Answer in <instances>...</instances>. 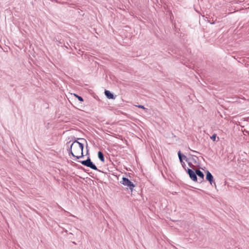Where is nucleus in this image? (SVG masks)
Returning a JSON list of instances; mask_svg holds the SVG:
<instances>
[{
	"instance_id": "f257e3e1",
	"label": "nucleus",
	"mask_w": 249,
	"mask_h": 249,
	"mask_svg": "<svg viewBox=\"0 0 249 249\" xmlns=\"http://www.w3.org/2000/svg\"><path fill=\"white\" fill-rule=\"evenodd\" d=\"M83 144L75 141L71 145V153L73 157L79 159L83 156Z\"/></svg>"
},
{
	"instance_id": "39448f33",
	"label": "nucleus",
	"mask_w": 249,
	"mask_h": 249,
	"mask_svg": "<svg viewBox=\"0 0 249 249\" xmlns=\"http://www.w3.org/2000/svg\"><path fill=\"white\" fill-rule=\"evenodd\" d=\"M206 178L207 180L209 181L211 185L212 184L213 182L214 184H215V182L213 180V176L211 174V173L208 171H207Z\"/></svg>"
},
{
	"instance_id": "0eeeda50",
	"label": "nucleus",
	"mask_w": 249,
	"mask_h": 249,
	"mask_svg": "<svg viewBox=\"0 0 249 249\" xmlns=\"http://www.w3.org/2000/svg\"><path fill=\"white\" fill-rule=\"evenodd\" d=\"M178 158H179V160H180V162L182 163V165L184 164H185L184 162H183L182 161V158L185 160V159H186V157L185 156H184V155L182 156V155L181 154L180 151H179L178 152Z\"/></svg>"
},
{
	"instance_id": "1a4fd4ad",
	"label": "nucleus",
	"mask_w": 249,
	"mask_h": 249,
	"mask_svg": "<svg viewBox=\"0 0 249 249\" xmlns=\"http://www.w3.org/2000/svg\"><path fill=\"white\" fill-rule=\"evenodd\" d=\"M196 175H197L201 179H203L204 174L201 171H200L199 170H196Z\"/></svg>"
},
{
	"instance_id": "f03ea898",
	"label": "nucleus",
	"mask_w": 249,
	"mask_h": 249,
	"mask_svg": "<svg viewBox=\"0 0 249 249\" xmlns=\"http://www.w3.org/2000/svg\"><path fill=\"white\" fill-rule=\"evenodd\" d=\"M121 182L124 186H126L131 190V191H133V188L135 187V185L127 178H123Z\"/></svg>"
},
{
	"instance_id": "423d86ee",
	"label": "nucleus",
	"mask_w": 249,
	"mask_h": 249,
	"mask_svg": "<svg viewBox=\"0 0 249 249\" xmlns=\"http://www.w3.org/2000/svg\"><path fill=\"white\" fill-rule=\"evenodd\" d=\"M205 18L204 19V20L207 21L208 22H209L210 24H213L215 20H214L213 18H212V17H204Z\"/></svg>"
},
{
	"instance_id": "7ed1b4c3",
	"label": "nucleus",
	"mask_w": 249,
	"mask_h": 249,
	"mask_svg": "<svg viewBox=\"0 0 249 249\" xmlns=\"http://www.w3.org/2000/svg\"><path fill=\"white\" fill-rule=\"evenodd\" d=\"M82 164L86 166L87 167H90L92 169L97 170V168L96 166L91 161V160L89 158H88L86 160H83L80 161Z\"/></svg>"
},
{
	"instance_id": "9b49d317",
	"label": "nucleus",
	"mask_w": 249,
	"mask_h": 249,
	"mask_svg": "<svg viewBox=\"0 0 249 249\" xmlns=\"http://www.w3.org/2000/svg\"><path fill=\"white\" fill-rule=\"evenodd\" d=\"M216 135L215 134H213L211 137V139L213 141H216Z\"/></svg>"
},
{
	"instance_id": "ddd939ff",
	"label": "nucleus",
	"mask_w": 249,
	"mask_h": 249,
	"mask_svg": "<svg viewBox=\"0 0 249 249\" xmlns=\"http://www.w3.org/2000/svg\"><path fill=\"white\" fill-rule=\"evenodd\" d=\"M77 98L80 101H83V99L81 96H78Z\"/></svg>"
},
{
	"instance_id": "6e6552de",
	"label": "nucleus",
	"mask_w": 249,
	"mask_h": 249,
	"mask_svg": "<svg viewBox=\"0 0 249 249\" xmlns=\"http://www.w3.org/2000/svg\"><path fill=\"white\" fill-rule=\"evenodd\" d=\"M105 95L108 99H113L114 96L109 91L106 90L105 92Z\"/></svg>"
},
{
	"instance_id": "f8f14e48",
	"label": "nucleus",
	"mask_w": 249,
	"mask_h": 249,
	"mask_svg": "<svg viewBox=\"0 0 249 249\" xmlns=\"http://www.w3.org/2000/svg\"><path fill=\"white\" fill-rule=\"evenodd\" d=\"M137 107H138L139 108H142V109H145V108L144 107V106H142V105H138V106H136Z\"/></svg>"
},
{
	"instance_id": "dca6fc26",
	"label": "nucleus",
	"mask_w": 249,
	"mask_h": 249,
	"mask_svg": "<svg viewBox=\"0 0 249 249\" xmlns=\"http://www.w3.org/2000/svg\"><path fill=\"white\" fill-rule=\"evenodd\" d=\"M80 15H81V14H79ZM82 16L84 15V14H82Z\"/></svg>"
},
{
	"instance_id": "4468645a",
	"label": "nucleus",
	"mask_w": 249,
	"mask_h": 249,
	"mask_svg": "<svg viewBox=\"0 0 249 249\" xmlns=\"http://www.w3.org/2000/svg\"><path fill=\"white\" fill-rule=\"evenodd\" d=\"M74 96H76L77 98H78V96H79L78 95L75 94H74Z\"/></svg>"
},
{
	"instance_id": "9d476101",
	"label": "nucleus",
	"mask_w": 249,
	"mask_h": 249,
	"mask_svg": "<svg viewBox=\"0 0 249 249\" xmlns=\"http://www.w3.org/2000/svg\"><path fill=\"white\" fill-rule=\"evenodd\" d=\"M98 156L99 159L102 162H104L105 160H104V155H103V154L101 151H99L98 152Z\"/></svg>"
},
{
	"instance_id": "2eb2a0df",
	"label": "nucleus",
	"mask_w": 249,
	"mask_h": 249,
	"mask_svg": "<svg viewBox=\"0 0 249 249\" xmlns=\"http://www.w3.org/2000/svg\"><path fill=\"white\" fill-rule=\"evenodd\" d=\"M74 96H76L77 98H78V96H79L78 95L75 94H74Z\"/></svg>"
},
{
	"instance_id": "20e7f679",
	"label": "nucleus",
	"mask_w": 249,
	"mask_h": 249,
	"mask_svg": "<svg viewBox=\"0 0 249 249\" xmlns=\"http://www.w3.org/2000/svg\"><path fill=\"white\" fill-rule=\"evenodd\" d=\"M188 173L189 175L190 178L194 181L197 180V177L196 173H195L192 170L190 169H188Z\"/></svg>"
}]
</instances>
